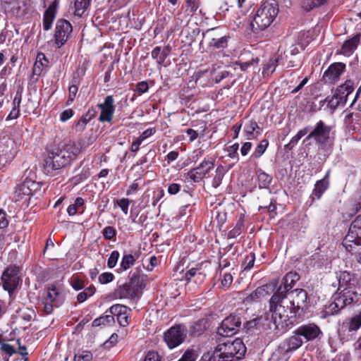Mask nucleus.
Returning <instances> with one entry per match:
<instances>
[{"label": "nucleus", "mask_w": 361, "mask_h": 361, "mask_svg": "<svg viewBox=\"0 0 361 361\" xmlns=\"http://www.w3.org/2000/svg\"><path fill=\"white\" fill-rule=\"evenodd\" d=\"M342 116L343 117V124L348 131L361 130V114L359 112H352L349 110H345Z\"/></svg>", "instance_id": "nucleus-18"}, {"label": "nucleus", "mask_w": 361, "mask_h": 361, "mask_svg": "<svg viewBox=\"0 0 361 361\" xmlns=\"http://www.w3.org/2000/svg\"><path fill=\"white\" fill-rule=\"evenodd\" d=\"M152 58L157 61L159 65L164 66V58H162V50L161 47H156L153 49L151 53Z\"/></svg>", "instance_id": "nucleus-42"}, {"label": "nucleus", "mask_w": 361, "mask_h": 361, "mask_svg": "<svg viewBox=\"0 0 361 361\" xmlns=\"http://www.w3.org/2000/svg\"><path fill=\"white\" fill-rule=\"evenodd\" d=\"M269 294V286H262L257 287L247 298L246 301H257L261 298L265 297Z\"/></svg>", "instance_id": "nucleus-30"}, {"label": "nucleus", "mask_w": 361, "mask_h": 361, "mask_svg": "<svg viewBox=\"0 0 361 361\" xmlns=\"http://www.w3.org/2000/svg\"><path fill=\"white\" fill-rule=\"evenodd\" d=\"M90 0H75L74 15L81 17L87 8Z\"/></svg>", "instance_id": "nucleus-33"}, {"label": "nucleus", "mask_w": 361, "mask_h": 361, "mask_svg": "<svg viewBox=\"0 0 361 361\" xmlns=\"http://www.w3.org/2000/svg\"><path fill=\"white\" fill-rule=\"evenodd\" d=\"M257 128H259V126L255 121H251L247 123L244 128L246 139L250 140L253 138L254 132Z\"/></svg>", "instance_id": "nucleus-41"}, {"label": "nucleus", "mask_w": 361, "mask_h": 361, "mask_svg": "<svg viewBox=\"0 0 361 361\" xmlns=\"http://www.w3.org/2000/svg\"><path fill=\"white\" fill-rule=\"evenodd\" d=\"M303 343L302 338L298 335L297 331H293V335L285 339L279 348L286 353L292 352L298 349Z\"/></svg>", "instance_id": "nucleus-24"}, {"label": "nucleus", "mask_w": 361, "mask_h": 361, "mask_svg": "<svg viewBox=\"0 0 361 361\" xmlns=\"http://www.w3.org/2000/svg\"><path fill=\"white\" fill-rule=\"evenodd\" d=\"M49 61L43 53L37 55L36 61L33 66L32 72L34 75H40L44 68L48 66Z\"/></svg>", "instance_id": "nucleus-29"}, {"label": "nucleus", "mask_w": 361, "mask_h": 361, "mask_svg": "<svg viewBox=\"0 0 361 361\" xmlns=\"http://www.w3.org/2000/svg\"><path fill=\"white\" fill-rule=\"evenodd\" d=\"M246 352V347L240 338L227 340L219 343L215 348L208 361H233L240 360Z\"/></svg>", "instance_id": "nucleus-3"}, {"label": "nucleus", "mask_w": 361, "mask_h": 361, "mask_svg": "<svg viewBox=\"0 0 361 361\" xmlns=\"http://www.w3.org/2000/svg\"><path fill=\"white\" fill-rule=\"evenodd\" d=\"M149 85L146 81H142L137 84L135 91L140 94L145 93L148 91Z\"/></svg>", "instance_id": "nucleus-61"}, {"label": "nucleus", "mask_w": 361, "mask_h": 361, "mask_svg": "<svg viewBox=\"0 0 361 361\" xmlns=\"http://www.w3.org/2000/svg\"><path fill=\"white\" fill-rule=\"evenodd\" d=\"M244 227V221L242 218H240L236 223L234 228L231 230L228 233V238H235L239 236Z\"/></svg>", "instance_id": "nucleus-36"}, {"label": "nucleus", "mask_w": 361, "mask_h": 361, "mask_svg": "<svg viewBox=\"0 0 361 361\" xmlns=\"http://www.w3.org/2000/svg\"><path fill=\"white\" fill-rule=\"evenodd\" d=\"M361 326V311L359 314L352 317L348 322V329L349 331H357Z\"/></svg>", "instance_id": "nucleus-40"}, {"label": "nucleus", "mask_w": 361, "mask_h": 361, "mask_svg": "<svg viewBox=\"0 0 361 361\" xmlns=\"http://www.w3.org/2000/svg\"><path fill=\"white\" fill-rule=\"evenodd\" d=\"M262 209H267V211L270 214L275 213L276 209L275 200H274L272 198L269 199V201H268V205H260L259 207V211H260Z\"/></svg>", "instance_id": "nucleus-55"}, {"label": "nucleus", "mask_w": 361, "mask_h": 361, "mask_svg": "<svg viewBox=\"0 0 361 361\" xmlns=\"http://www.w3.org/2000/svg\"><path fill=\"white\" fill-rule=\"evenodd\" d=\"M325 4V0H303L302 7L306 11H310L314 8Z\"/></svg>", "instance_id": "nucleus-37"}, {"label": "nucleus", "mask_w": 361, "mask_h": 361, "mask_svg": "<svg viewBox=\"0 0 361 361\" xmlns=\"http://www.w3.org/2000/svg\"><path fill=\"white\" fill-rule=\"evenodd\" d=\"M286 297H282L276 303H269V311L272 312L273 324L275 329H287L297 322L299 311L307 307V293L304 289L290 290Z\"/></svg>", "instance_id": "nucleus-1"}, {"label": "nucleus", "mask_w": 361, "mask_h": 361, "mask_svg": "<svg viewBox=\"0 0 361 361\" xmlns=\"http://www.w3.org/2000/svg\"><path fill=\"white\" fill-rule=\"evenodd\" d=\"M345 68V64L336 62L331 64L323 75V80L326 83H335L337 82Z\"/></svg>", "instance_id": "nucleus-19"}, {"label": "nucleus", "mask_w": 361, "mask_h": 361, "mask_svg": "<svg viewBox=\"0 0 361 361\" xmlns=\"http://www.w3.org/2000/svg\"><path fill=\"white\" fill-rule=\"evenodd\" d=\"M215 29H209L204 33H203V36L211 37L210 41L209 42V47L212 49H224L228 46V37L223 36L219 37L214 34V32Z\"/></svg>", "instance_id": "nucleus-22"}, {"label": "nucleus", "mask_w": 361, "mask_h": 361, "mask_svg": "<svg viewBox=\"0 0 361 361\" xmlns=\"http://www.w3.org/2000/svg\"><path fill=\"white\" fill-rule=\"evenodd\" d=\"M114 323V314L105 312V314L102 315L92 322L93 326H99L102 325H111Z\"/></svg>", "instance_id": "nucleus-31"}, {"label": "nucleus", "mask_w": 361, "mask_h": 361, "mask_svg": "<svg viewBox=\"0 0 361 361\" xmlns=\"http://www.w3.org/2000/svg\"><path fill=\"white\" fill-rule=\"evenodd\" d=\"M259 185L262 188H267L270 185L272 177L264 171H260L257 176Z\"/></svg>", "instance_id": "nucleus-39"}, {"label": "nucleus", "mask_w": 361, "mask_h": 361, "mask_svg": "<svg viewBox=\"0 0 361 361\" xmlns=\"http://www.w3.org/2000/svg\"><path fill=\"white\" fill-rule=\"evenodd\" d=\"M4 145L6 148L3 149L2 152L5 153V155H7L8 158L13 157L16 153L14 141L12 139L7 138L4 140Z\"/></svg>", "instance_id": "nucleus-38"}, {"label": "nucleus", "mask_w": 361, "mask_h": 361, "mask_svg": "<svg viewBox=\"0 0 361 361\" xmlns=\"http://www.w3.org/2000/svg\"><path fill=\"white\" fill-rule=\"evenodd\" d=\"M73 27L69 21L59 19L56 22L54 39L58 48L61 47L70 37Z\"/></svg>", "instance_id": "nucleus-13"}, {"label": "nucleus", "mask_w": 361, "mask_h": 361, "mask_svg": "<svg viewBox=\"0 0 361 361\" xmlns=\"http://www.w3.org/2000/svg\"><path fill=\"white\" fill-rule=\"evenodd\" d=\"M114 99L113 96L108 95L105 97L103 103L99 104L97 106L100 109L101 113L99 121L101 122H111L113 119L115 111Z\"/></svg>", "instance_id": "nucleus-16"}, {"label": "nucleus", "mask_w": 361, "mask_h": 361, "mask_svg": "<svg viewBox=\"0 0 361 361\" xmlns=\"http://www.w3.org/2000/svg\"><path fill=\"white\" fill-rule=\"evenodd\" d=\"M295 331L298 335L304 338L305 342L311 341L322 335L320 328L314 323H309L298 326Z\"/></svg>", "instance_id": "nucleus-15"}, {"label": "nucleus", "mask_w": 361, "mask_h": 361, "mask_svg": "<svg viewBox=\"0 0 361 361\" xmlns=\"http://www.w3.org/2000/svg\"><path fill=\"white\" fill-rule=\"evenodd\" d=\"M78 90V87L75 85H72L69 87V88H68V92H69L68 99L67 101L68 104H69L70 103H72L74 101V99L76 97Z\"/></svg>", "instance_id": "nucleus-57"}, {"label": "nucleus", "mask_w": 361, "mask_h": 361, "mask_svg": "<svg viewBox=\"0 0 361 361\" xmlns=\"http://www.w3.org/2000/svg\"><path fill=\"white\" fill-rule=\"evenodd\" d=\"M342 245L348 252L353 254L357 253L361 250V214L351 223Z\"/></svg>", "instance_id": "nucleus-7"}, {"label": "nucleus", "mask_w": 361, "mask_h": 361, "mask_svg": "<svg viewBox=\"0 0 361 361\" xmlns=\"http://www.w3.org/2000/svg\"><path fill=\"white\" fill-rule=\"evenodd\" d=\"M0 350L8 355L9 357L17 353L16 349L12 345L6 343H1Z\"/></svg>", "instance_id": "nucleus-53"}, {"label": "nucleus", "mask_w": 361, "mask_h": 361, "mask_svg": "<svg viewBox=\"0 0 361 361\" xmlns=\"http://www.w3.org/2000/svg\"><path fill=\"white\" fill-rule=\"evenodd\" d=\"M300 276L296 272L290 271L287 273L282 279L283 285H281L274 293L269 300V303L276 304L282 297H286L291 290L295 283L299 281Z\"/></svg>", "instance_id": "nucleus-8"}, {"label": "nucleus", "mask_w": 361, "mask_h": 361, "mask_svg": "<svg viewBox=\"0 0 361 361\" xmlns=\"http://www.w3.org/2000/svg\"><path fill=\"white\" fill-rule=\"evenodd\" d=\"M241 325V319L239 314H231L221 322L217 329V334L223 337H228L235 334Z\"/></svg>", "instance_id": "nucleus-11"}, {"label": "nucleus", "mask_w": 361, "mask_h": 361, "mask_svg": "<svg viewBox=\"0 0 361 361\" xmlns=\"http://www.w3.org/2000/svg\"><path fill=\"white\" fill-rule=\"evenodd\" d=\"M130 310L125 305L116 304L112 305L107 310V312L114 314L116 317L118 323L121 326H126L129 324L130 317L129 312Z\"/></svg>", "instance_id": "nucleus-20"}, {"label": "nucleus", "mask_w": 361, "mask_h": 361, "mask_svg": "<svg viewBox=\"0 0 361 361\" xmlns=\"http://www.w3.org/2000/svg\"><path fill=\"white\" fill-rule=\"evenodd\" d=\"M279 13V5L274 1H266L257 8L250 21V27L255 34L265 30L274 22Z\"/></svg>", "instance_id": "nucleus-2"}, {"label": "nucleus", "mask_w": 361, "mask_h": 361, "mask_svg": "<svg viewBox=\"0 0 361 361\" xmlns=\"http://www.w3.org/2000/svg\"><path fill=\"white\" fill-rule=\"evenodd\" d=\"M330 170H328L323 178L317 180L315 184L314 189L310 195V199L313 202L315 200H319L325 191L329 188Z\"/></svg>", "instance_id": "nucleus-21"}, {"label": "nucleus", "mask_w": 361, "mask_h": 361, "mask_svg": "<svg viewBox=\"0 0 361 361\" xmlns=\"http://www.w3.org/2000/svg\"><path fill=\"white\" fill-rule=\"evenodd\" d=\"M360 295L356 289L351 288L338 290L334 295V301L329 305L328 310L331 314H336L345 307H351L357 303Z\"/></svg>", "instance_id": "nucleus-6"}, {"label": "nucleus", "mask_w": 361, "mask_h": 361, "mask_svg": "<svg viewBox=\"0 0 361 361\" xmlns=\"http://www.w3.org/2000/svg\"><path fill=\"white\" fill-rule=\"evenodd\" d=\"M331 128L326 126L323 121H319L316 123L314 130L305 137L304 142L310 138L319 145H324L329 138V134Z\"/></svg>", "instance_id": "nucleus-14"}, {"label": "nucleus", "mask_w": 361, "mask_h": 361, "mask_svg": "<svg viewBox=\"0 0 361 361\" xmlns=\"http://www.w3.org/2000/svg\"><path fill=\"white\" fill-rule=\"evenodd\" d=\"M360 35H356L352 38L346 40L342 45L340 54H343L345 56L351 55L354 51L357 49L359 43H360Z\"/></svg>", "instance_id": "nucleus-28"}, {"label": "nucleus", "mask_w": 361, "mask_h": 361, "mask_svg": "<svg viewBox=\"0 0 361 361\" xmlns=\"http://www.w3.org/2000/svg\"><path fill=\"white\" fill-rule=\"evenodd\" d=\"M214 161L213 158L204 159L198 166L187 173V177L195 183H200L203 178L209 176V173L214 169Z\"/></svg>", "instance_id": "nucleus-12"}, {"label": "nucleus", "mask_w": 361, "mask_h": 361, "mask_svg": "<svg viewBox=\"0 0 361 361\" xmlns=\"http://www.w3.org/2000/svg\"><path fill=\"white\" fill-rule=\"evenodd\" d=\"M77 151L73 145H66L63 149H53L48 152L44 160L45 169L50 173L66 166L76 157Z\"/></svg>", "instance_id": "nucleus-4"}, {"label": "nucleus", "mask_w": 361, "mask_h": 361, "mask_svg": "<svg viewBox=\"0 0 361 361\" xmlns=\"http://www.w3.org/2000/svg\"><path fill=\"white\" fill-rule=\"evenodd\" d=\"M57 1H53L45 11L43 17V28L44 30L51 29L56 13Z\"/></svg>", "instance_id": "nucleus-27"}, {"label": "nucleus", "mask_w": 361, "mask_h": 361, "mask_svg": "<svg viewBox=\"0 0 361 361\" xmlns=\"http://www.w3.org/2000/svg\"><path fill=\"white\" fill-rule=\"evenodd\" d=\"M72 288L75 290H80L85 288V283L83 280L80 279L78 277H75L71 282Z\"/></svg>", "instance_id": "nucleus-52"}, {"label": "nucleus", "mask_w": 361, "mask_h": 361, "mask_svg": "<svg viewBox=\"0 0 361 361\" xmlns=\"http://www.w3.org/2000/svg\"><path fill=\"white\" fill-rule=\"evenodd\" d=\"M1 279L3 281V288L11 296L21 281L20 268L16 266H9L3 272Z\"/></svg>", "instance_id": "nucleus-9"}, {"label": "nucleus", "mask_w": 361, "mask_h": 361, "mask_svg": "<svg viewBox=\"0 0 361 361\" xmlns=\"http://www.w3.org/2000/svg\"><path fill=\"white\" fill-rule=\"evenodd\" d=\"M200 270L197 267H193L190 269L185 274V280L188 281H191L194 277L196 276V274Z\"/></svg>", "instance_id": "nucleus-62"}, {"label": "nucleus", "mask_w": 361, "mask_h": 361, "mask_svg": "<svg viewBox=\"0 0 361 361\" xmlns=\"http://www.w3.org/2000/svg\"><path fill=\"white\" fill-rule=\"evenodd\" d=\"M187 336L186 329L180 325H175L169 328L164 334V340L167 346L173 349L180 345Z\"/></svg>", "instance_id": "nucleus-10"}, {"label": "nucleus", "mask_w": 361, "mask_h": 361, "mask_svg": "<svg viewBox=\"0 0 361 361\" xmlns=\"http://www.w3.org/2000/svg\"><path fill=\"white\" fill-rule=\"evenodd\" d=\"M226 170L222 165H219L216 167L215 171L216 174L212 180V186L214 188H218L221 184V181L226 174Z\"/></svg>", "instance_id": "nucleus-32"}, {"label": "nucleus", "mask_w": 361, "mask_h": 361, "mask_svg": "<svg viewBox=\"0 0 361 361\" xmlns=\"http://www.w3.org/2000/svg\"><path fill=\"white\" fill-rule=\"evenodd\" d=\"M145 286L144 276L138 269L130 273L129 281L119 285L116 289V295L119 298L135 299L140 298Z\"/></svg>", "instance_id": "nucleus-5"}, {"label": "nucleus", "mask_w": 361, "mask_h": 361, "mask_svg": "<svg viewBox=\"0 0 361 361\" xmlns=\"http://www.w3.org/2000/svg\"><path fill=\"white\" fill-rule=\"evenodd\" d=\"M255 255L253 252H251L249 255H247L244 261L243 266H244V270H250L255 263Z\"/></svg>", "instance_id": "nucleus-47"}, {"label": "nucleus", "mask_w": 361, "mask_h": 361, "mask_svg": "<svg viewBox=\"0 0 361 361\" xmlns=\"http://www.w3.org/2000/svg\"><path fill=\"white\" fill-rule=\"evenodd\" d=\"M143 361H161V357L157 352L150 350L147 353Z\"/></svg>", "instance_id": "nucleus-59"}, {"label": "nucleus", "mask_w": 361, "mask_h": 361, "mask_svg": "<svg viewBox=\"0 0 361 361\" xmlns=\"http://www.w3.org/2000/svg\"><path fill=\"white\" fill-rule=\"evenodd\" d=\"M354 90V83L352 80H348L344 83L338 86L334 94L336 95L337 98L341 102H343V105L346 104L348 97L353 92Z\"/></svg>", "instance_id": "nucleus-26"}, {"label": "nucleus", "mask_w": 361, "mask_h": 361, "mask_svg": "<svg viewBox=\"0 0 361 361\" xmlns=\"http://www.w3.org/2000/svg\"><path fill=\"white\" fill-rule=\"evenodd\" d=\"M197 355L194 350H187L178 361H195Z\"/></svg>", "instance_id": "nucleus-48"}, {"label": "nucleus", "mask_w": 361, "mask_h": 361, "mask_svg": "<svg viewBox=\"0 0 361 361\" xmlns=\"http://www.w3.org/2000/svg\"><path fill=\"white\" fill-rule=\"evenodd\" d=\"M277 63H278V60L276 59H273V58L270 59L264 68L263 73L264 74L272 73L274 71V70L277 66Z\"/></svg>", "instance_id": "nucleus-45"}, {"label": "nucleus", "mask_w": 361, "mask_h": 361, "mask_svg": "<svg viewBox=\"0 0 361 361\" xmlns=\"http://www.w3.org/2000/svg\"><path fill=\"white\" fill-rule=\"evenodd\" d=\"M92 359V354L90 351L84 350L78 353L74 356V361H91Z\"/></svg>", "instance_id": "nucleus-44"}, {"label": "nucleus", "mask_w": 361, "mask_h": 361, "mask_svg": "<svg viewBox=\"0 0 361 361\" xmlns=\"http://www.w3.org/2000/svg\"><path fill=\"white\" fill-rule=\"evenodd\" d=\"M269 145V142L267 140L264 139L262 140L260 143L257 145V147L255 148L254 152V157L255 158H259L266 151L267 147Z\"/></svg>", "instance_id": "nucleus-43"}, {"label": "nucleus", "mask_w": 361, "mask_h": 361, "mask_svg": "<svg viewBox=\"0 0 361 361\" xmlns=\"http://www.w3.org/2000/svg\"><path fill=\"white\" fill-rule=\"evenodd\" d=\"M135 257L130 254H125L123 255L120 267L123 270H127L130 269L135 262Z\"/></svg>", "instance_id": "nucleus-34"}, {"label": "nucleus", "mask_w": 361, "mask_h": 361, "mask_svg": "<svg viewBox=\"0 0 361 361\" xmlns=\"http://www.w3.org/2000/svg\"><path fill=\"white\" fill-rule=\"evenodd\" d=\"M338 290L351 288L356 289L358 284V280L355 274H352L348 271H341L338 276Z\"/></svg>", "instance_id": "nucleus-23"}, {"label": "nucleus", "mask_w": 361, "mask_h": 361, "mask_svg": "<svg viewBox=\"0 0 361 361\" xmlns=\"http://www.w3.org/2000/svg\"><path fill=\"white\" fill-rule=\"evenodd\" d=\"M37 190V185L35 182L27 180L19 184L14 192L15 201H21L27 199L32 195L33 192Z\"/></svg>", "instance_id": "nucleus-17"}, {"label": "nucleus", "mask_w": 361, "mask_h": 361, "mask_svg": "<svg viewBox=\"0 0 361 361\" xmlns=\"http://www.w3.org/2000/svg\"><path fill=\"white\" fill-rule=\"evenodd\" d=\"M207 320L204 319H199L193 323L191 326V334L200 335L206 329Z\"/></svg>", "instance_id": "nucleus-35"}, {"label": "nucleus", "mask_w": 361, "mask_h": 361, "mask_svg": "<svg viewBox=\"0 0 361 361\" xmlns=\"http://www.w3.org/2000/svg\"><path fill=\"white\" fill-rule=\"evenodd\" d=\"M233 282V276L230 273H226L221 280V285L224 287L228 288Z\"/></svg>", "instance_id": "nucleus-63"}, {"label": "nucleus", "mask_w": 361, "mask_h": 361, "mask_svg": "<svg viewBox=\"0 0 361 361\" xmlns=\"http://www.w3.org/2000/svg\"><path fill=\"white\" fill-rule=\"evenodd\" d=\"M73 116V111L71 109L64 110L60 115V120L65 122Z\"/></svg>", "instance_id": "nucleus-64"}, {"label": "nucleus", "mask_w": 361, "mask_h": 361, "mask_svg": "<svg viewBox=\"0 0 361 361\" xmlns=\"http://www.w3.org/2000/svg\"><path fill=\"white\" fill-rule=\"evenodd\" d=\"M103 236L106 240H112L116 235V231L113 226H106L103 229Z\"/></svg>", "instance_id": "nucleus-46"}, {"label": "nucleus", "mask_w": 361, "mask_h": 361, "mask_svg": "<svg viewBox=\"0 0 361 361\" xmlns=\"http://www.w3.org/2000/svg\"><path fill=\"white\" fill-rule=\"evenodd\" d=\"M114 279V275L111 272H104L99 275V281L102 284H106Z\"/></svg>", "instance_id": "nucleus-51"}, {"label": "nucleus", "mask_w": 361, "mask_h": 361, "mask_svg": "<svg viewBox=\"0 0 361 361\" xmlns=\"http://www.w3.org/2000/svg\"><path fill=\"white\" fill-rule=\"evenodd\" d=\"M118 207L121 209L122 212L125 214H128V207L130 204V200L126 198H122L117 201Z\"/></svg>", "instance_id": "nucleus-60"}, {"label": "nucleus", "mask_w": 361, "mask_h": 361, "mask_svg": "<svg viewBox=\"0 0 361 361\" xmlns=\"http://www.w3.org/2000/svg\"><path fill=\"white\" fill-rule=\"evenodd\" d=\"M239 145L238 143H235L232 145L231 146H229L227 147V152L228 157H230L231 159H235L236 160H238V150Z\"/></svg>", "instance_id": "nucleus-50"}, {"label": "nucleus", "mask_w": 361, "mask_h": 361, "mask_svg": "<svg viewBox=\"0 0 361 361\" xmlns=\"http://www.w3.org/2000/svg\"><path fill=\"white\" fill-rule=\"evenodd\" d=\"M119 256V252L117 250H114L111 253L107 262V265L109 268L112 269L116 265Z\"/></svg>", "instance_id": "nucleus-49"}, {"label": "nucleus", "mask_w": 361, "mask_h": 361, "mask_svg": "<svg viewBox=\"0 0 361 361\" xmlns=\"http://www.w3.org/2000/svg\"><path fill=\"white\" fill-rule=\"evenodd\" d=\"M187 9L190 11L191 13H194L200 5V0H185Z\"/></svg>", "instance_id": "nucleus-54"}, {"label": "nucleus", "mask_w": 361, "mask_h": 361, "mask_svg": "<svg viewBox=\"0 0 361 361\" xmlns=\"http://www.w3.org/2000/svg\"><path fill=\"white\" fill-rule=\"evenodd\" d=\"M89 119L86 118V116L81 117L75 123V129L78 132H82L88 122Z\"/></svg>", "instance_id": "nucleus-56"}, {"label": "nucleus", "mask_w": 361, "mask_h": 361, "mask_svg": "<svg viewBox=\"0 0 361 361\" xmlns=\"http://www.w3.org/2000/svg\"><path fill=\"white\" fill-rule=\"evenodd\" d=\"M44 300L54 302L55 307H58L62 304L64 297L61 289L52 284L47 288V295Z\"/></svg>", "instance_id": "nucleus-25"}, {"label": "nucleus", "mask_w": 361, "mask_h": 361, "mask_svg": "<svg viewBox=\"0 0 361 361\" xmlns=\"http://www.w3.org/2000/svg\"><path fill=\"white\" fill-rule=\"evenodd\" d=\"M156 133V128H149L145 130L144 132L142 133V134L137 137L139 141H141L142 142L145 140L149 137L153 135Z\"/></svg>", "instance_id": "nucleus-58"}]
</instances>
